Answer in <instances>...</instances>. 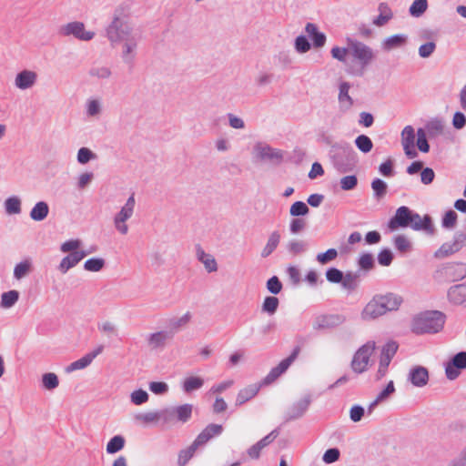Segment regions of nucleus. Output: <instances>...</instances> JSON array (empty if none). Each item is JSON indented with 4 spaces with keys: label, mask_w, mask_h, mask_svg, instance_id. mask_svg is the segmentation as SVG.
<instances>
[{
    "label": "nucleus",
    "mask_w": 466,
    "mask_h": 466,
    "mask_svg": "<svg viewBox=\"0 0 466 466\" xmlns=\"http://www.w3.org/2000/svg\"><path fill=\"white\" fill-rule=\"evenodd\" d=\"M331 56L344 64L350 75L356 76H362L375 59V53L370 46L354 40H350L346 47H333Z\"/></svg>",
    "instance_id": "nucleus-1"
},
{
    "label": "nucleus",
    "mask_w": 466,
    "mask_h": 466,
    "mask_svg": "<svg viewBox=\"0 0 466 466\" xmlns=\"http://www.w3.org/2000/svg\"><path fill=\"white\" fill-rule=\"evenodd\" d=\"M82 245L83 242L79 238H71L66 240L60 245V251L67 254L61 259L57 266V270L61 274L67 273L89 254L88 252L80 249Z\"/></svg>",
    "instance_id": "nucleus-2"
},
{
    "label": "nucleus",
    "mask_w": 466,
    "mask_h": 466,
    "mask_svg": "<svg viewBox=\"0 0 466 466\" xmlns=\"http://www.w3.org/2000/svg\"><path fill=\"white\" fill-rule=\"evenodd\" d=\"M445 315L441 311H427L418 315L412 323V330L417 334L437 333L442 329Z\"/></svg>",
    "instance_id": "nucleus-3"
},
{
    "label": "nucleus",
    "mask_w": 466,
    "mask_h": 466,
    "mask_svg": "<svg viewBox=\"0 0 466 466\" xmlns=\"http://www.w3.org/2000/svg\"><path fill=\"white\" fill-rule=\"evenodd\" d=\"M107 38L114 46L122 48L124 59L130 62L137 43V38L132 31H107Z\"/></svg>",
    "instance_id": "nucleus-4"
},
{
    "label": "nucleus",
    "mask_w": 466,
    "mask_h": 466,
    "mask_svg": "<svg viewBox=\"0 0 466 466\" xmlns=\"http://www.w3.org/2000/svg\"><path fill=\"white\" fill-rule=\"evenodd\" d=\"M136 207V199L134 194L129 196L126 203L121 207L113 218V225L115 229L120 235L126 236L129 231L127 221L133 217Z\"/></svg>",
    "instance_id": "nucleus-5"
},
{
    "label": "nucleus",
    "mask_w": 466,
    "mask_h": 466,
    "mask_svg": "<svg viewBox=\"0 0 466 466\" xmlns=\"http://www.w3.org/2000/svg\"><path fill=\"white\" fill-rule=\"evenodd\" d=\"M376 349L375 341H368L362 345L353 355L351 360V369L356 373L365 372L370 363V357Z\"/></svg>",
    "instance_id": "nucleus-6"
},
{
    "label": "nucleus",
    "mask_w": 466,
    "mask_h": 466,
    "mask_svg": "<svg viewBox=\"0 0 466 466\" xmlns=\"http://www.w3.org/2000/svg\"><path fill=\"white\" fill-rule=\"evenodd\" d=\"M252 156L258 161H270L279 164L283 159V152L279 148L272 147L266 142H257L252 148Z\"/></svg>",
    "instance_id": "nucleus-7"
},
{
    "label": "nucleus",
    "mask_w": 466,
    "mask_h": 466,
    "mask_svg": "<svg viewBox=\"0 0 466 466\" xmlns=\"http://www.w3.org/2000/svg\"><path fill=\"white\" fill-rule=\"evenodd\" d=\"M463 247H466V234L458 232L454 235L452 240L443 243L435 251L434 256L437 258H443L460 251Z\"/></svg>",
    "instance_id": "nucleus-8"
},
{
    "label": "nucleus",
    "mask_w": 466,
    "mask_h": 466,
    "mask_svg": "<svg viewBox=\"0 0 466 466\" xmlns=\"http://www.w3.org/2000/svg\"><path fill=\"white\" fill-rule=\"evenodd\" d=\"M132 2L127 0L120 4L114 12L113 20L106 29H129L127 21L131 14Z\"/></svg>",
    "instance_id": "nucleus-9"
},
{
    "label": "nucleus",
    "mask_w": 466,
    "mask_h": 466,
    "mask_svg": "<svg viewBox=\"0 0 466 466\" xmlns=\"http://www.w3.org/2000/svg\"><path fill=\"white\" fill-rule=\"evenodd\" d=\"M398 347L395 341H389L382 347L377 371L378 380H380L387 374L389 365L395 356Z\"/></svg>",
    "instance_id": "nucleus-10"
},
{
    "label": "nucleus",
    "mask_w": 466,
    "mask_h": 466,
    "mask_svg": "<svg viewBox=\"0 0 466 466\" xmlns=\"http://www.w3.org/2000/svg\"><path fill=\"white\" fill-rule=\"evenodd\" d=\"M417 133L412 126H406L400 133V144L402 146L405 155L409 158H415L418 156V152L415 148V141Z\"/></svg>",
    "instance_id": "nucleus-11"
},
{
    "label": "nucleus",
    "mask_w": 466,
    "mask_h": 466,
    "mask_svg": "<svg viewBox=\"0 0 466 466\" xmlns=\"http://www.w3.org/2000/svg\"><path fill=\"white\" fill-rule=\"evenodd\" d=\"M38 81V74L31 69L19 71L14 78V86L16 89L25 91L32 89Z\"/></svg>",
    "instance_id": "nucleus-12"
},
{
    "label": "nucleus",
    "mask_w": 466,
    "mask_h": 466,
    "mask_svg": "<svg viewBox=\"0 0 466 466\" xmlns=\"http://www.w3.org/2000/svg\"><path fill=\"white\" fill-rule=\"evenodd\" d=\"M299 352V349H295L288 358L282 360L278 366L272 368L268 374L264 378L262 384L268 385L275 381L289 369L292 362L297 359Z\"/></svg>",
    "instance_id": "nucleus-13"
},
{
    "label": "nucleus",
    "mask_w": 466,
    "mask_h": 466,
    "mask_svg": "<svg viewBox=\"0 0 466 466\" xmlns=\"http://www.w3.org/2000/svg\"><path fill=\"white\" fill-rule=\"evenodd\" d=\"M174 334L169 330H158L147 337V344L152 350H163L172 341Z\"/></svg>",
    "instance_id": "nucleus-14"
},
{
    "label": "nucleus",
    "mask_w": 466,
    "mask_h": 466,
    "mask_svg": "<svg viewBox=\"0 0 466 466\" xmlns=\"http://www.w3.org/2000/svg\"><path fill=\"white\" fill-rule=\"evenodd\" d=\"M386 314L383 309V303L378 295L374 296L363 308L360 317L363 320H372Z\"/></svg>",
    "instance_id": "nucleus-15"
},
{
    "label": "nucleus",
    "mask_w": 466,
    "mask_h": 466,
    "mask_svg": "<svg viewBox=\"0 0 466 466\" xmlns=\"http://www.w3.org/2000/svg\"><path fill=\"white\" fill-rule=\"evenodd\" d=\"M104 111V101L100 96H90L85 102V114L88 118L99 119Z\"/></svg>",
    "instance_id": "nucleus-16"
},
{
    "label": "nucleus",
    "mask_w": 466,
    "mask_h": 466,
    "mask_svg": "<svg viewBox=\"0 0 466 466\" xmlns=\"http://www.w3.org/2000/svg\"><path fill=\"white\" fill-rule=\"evenodd\" d=\"M411 210L405 207H400L395 213V216L389 222V228L396 230L399 228H408Z\"/></svg>",
    "instance_id": "nucleus-17"
},
{
    "label": "nucleus",
    "mask_w": 466,
    "mask_h": 466,
    "mask_svg": "<svg viewBox=\"0 0 466 466\" xmlns=\"http://www.w3.org/2000/svg\"><path fill=\"white\" fill-rule=\"evenodd\" d=\"M103 351V346L97 347L93 351L86 354L79 360L70 363L66 368V371L70 373L75 370H84L86 367H88L92 361L96 359V356H98Z\"/></svg>",
    "instance_id": "nucleus-18"
},
{
    "label": "nucleus",
    "mask_w": 466,
    "mask_h": 466,
    "mask_svg": "<svg viewBox=\"0 0 466 466\" xmlns=\"http://www.w3.org/2000/svg\"><path fill=\"white\" fill-rule=\"evenodd\" d=\"M408 380L413 386L422 388L428 384L429 371L422 366L412 367L409 371Z\"/></svg>",
    "instance_id": "nucleus-19"
},
{
    "label": "nucleus",
    "mask_w": 466,
    "mask_h": 466,
    "mask_svg": "<svg viewBox=\"0 0 466 466\" xmlns=\"http://www.w3.org/2000/svg\"><path fill=\"white\" fill-rule=\"evenodd\" d=\"M408 228H411L413 230L417 231L424 230L430 234L433 232L431 218L428 215L420 217V215L414 213L413 211L410 213Z\"/></svg>",
    "instance_id": "nucleus-20"
},
{
    "label": "nucleus",
    "mask_w": 466,
    "mask_h": 466,
    "mask_svg": "<svg viewBox=\"0 0 466 466\" xmlns=\"http://www.w3.org/2000/svg\"><path fill=\"white\" fill-rule=\"evenodd\" d=\"M279 435V431L277 430L272 431L269 434L265 436L259 441L252 445L248 451L247 453L251 459H258L260 455V451L267 447L269 443H271Z\"/></svg>",
    "instance_id": "nucleus-21"
},
{
    "label": "nucleus",
    "mask_w": 466,
    "mask_h": 466,
    "mask_svg": "<svg viewBox=\"0 0 466 466\" xmlns=\"http://www.w3.org/2000/svg\"><path fill=\"white\" fill-rule=\"evenodd\" d=\"M222 431L223 427L221 425L209 424L198 434L194 442L198 446L204 445L213 437L220 435Z\"/></svg>",
    "instance_id": "nucleus-22"
},
{
    "label": "nucleus",
    "mask_w": 466,
    "mask_h": 466,
    "mask_svg": "<svg viewBox=\"0 0 466 466\" xmlns=\"http://www.w3.org/2000/svg\"><path fill=\"white\" fill-rule=\"evenodd\" d=\"M192 319V313L187 311L180 316H174L168 319L169 331L173 334L187 327Z\"/></svg>",
    "instance_id": "nucleus-23"
},
{
    "label": "nucleus",
    "mask_w": 466,
    "mask_h": 466,
    "mask_svg": "<svg viewBox=\"0 0 466 466\" xmlns=\"http://www.w3.org/2000/svg\"><path fill=\"white\" fill-rule=\"evenodd\" d=\"M378 296L381 303H383L385 313L397 310L403 301L402 298L395 293L380 294Z\"/></svg>",
    "instance_id": "nucleus-24"
},
{
    "label": "nucleus",
    "mask_w": 466,
    "mask_h": 466,
    "mask_svg": "<svg viewBox=\"0 0 466 466\" xmlns=\"http://www.w3.org/2000/svg\"><path fill=\"white\" fill-rule=\"evenodd\" d=\"M261 384H252L240 390L236 398V406H241L253 399L259 391Z\"/></svg>",
    "instance_id": "nucleus-25"
},
{
    "label": "nucleus",
    "mask_w": 466,
    "mask_h": 466,
    "mask_svg": "<svg viewBox=\"0 0 466 466\" xmlns=\"http://www.w3.org/2000/svg\"><path fill=\"white\" fill-rule=\"evenodd\" d=\"M449 300L456 305L466 302V283L452 286L448 290Z\"/></svg>",
    "instance_id": "nucleus-26"
},
{
    "label": "nucleus",
    "mask_w": 466,
    "mask_h": 466,
    "mask_svg": "<svg viewBox=\"0 0 466 466\" xmlns=\"http://www.w3.org/2000/svg\"><path fill=\"white\" fill-rule=\"evenodd\" d=\"M350 89V85L348 82H342L339 85V107L342 111L349 110L352 105L353 100L349 95V91Z\"/></svg>",
    "instance_id": "nucleus-27"
},
{
    "label": "nucleus",
    "mask_w": 466,
    "mask_h": 466,
    "mask_svg": "<svg viewBox=\"0 0 466 466\" xmlns=\"http://www.w3.org/2000/svg\"><path fill=\"white\" fill-rule=\"evenodd\" d=\"M310 404V398L309 396L295 402L289 411V419L295 420L301 417L308 410Z\"/></svg>",
    "instance_id": "nucleus-28"
},
{
    "label": "nucleus",
    "mask_w": 466,
    "mask_h": 466,
    "mask_svg": "<svg viewBox=\"0 0 466 466\" xmlns=\"http://www.w3.org/2000/svg\"><path fill=\"white\" fill-rule=\"evenodd\" d=\"M49 214V206L45 201H38L30 211V218L34 221H43Z\"/></svg>",
    "instance_id": "nucleus-29"
},
{
    "label": "nucleus",
    "mask_w": 466,
    "mask_h": 466,
    "mask_svg": "<svg viewBox=\"0 0 466 466\" xmlns=\"http://www.w3.org/2000/svg\"><path fill=\"white\" fill-rule=\"evenodd\" d=\"M281 236L279 231H272L267 240L266 245L261 250L260 256L262 258H268L277 248L280 242Z\"/></svg>",
    "instance_id": "nucleus-30"
},
{
    "label": "nucleus",
    "mask_w": 466,
    "mask_h": 466,
    "mask_svg": "<svg viewBox=\"0 0 466 466\" xmlns=\"http://www.w3.org/2000/svg\"><path fill=\"white\" fill-rule=\"evenodd\" d=\"M197 258L204 265L208 272L211 273L218 270V263L211 254L206 253L203 249L198 248L197 250Z\"/></svg>",
    "instance_id": "nucleus-31"
},
{
    "label": "nucleus",
    "mask_w": 466,
    "mask_h": 466,
    "mask_svg": "<svg viewBox=\"0 0 466 466\" xmlns=\"http://www.w3.org/2000/svg\"><path fill=\"white\" fill-rule=\"evenodd\" d=\"M33 270V262L30 258H25L19 263H17L14 268V278L16 280H21L22 279L28 276Z\"/></svg>",
    "instance_id": "nucleus-32"
},
{
    "label": "nucleus",
    "mask_w": 466,
    "mask_h": 466,
    "mask_svg": "<svg viewBox=\"0 0 466 466\" xmlns=\"http://www.w3.org/2000/svg\"><path fill=\"white\" fill-rule=\"evenodd\" d=\"M5 212L11 215H19L22 212V200L17 196L8 197L4 202Z\"/></svg>",
    "instance_id": "nucleus-33"
},
{
    "label": "nucleus",
    "mask_w": 466,
    "mask_h": 466,
    "mask_svg": "<svg viewBox=\"0 0 466 466\" xmlns=\"http://www.w3.org/2000/svg\"><path fill=\"white\" fill-rule=\"evenodd\" d=\"M407 36L403 34H397L386 38L382 43V48L385 51H391L400 48L406 44Z\"/></svg>",
    "instance_id": "nucleus-34"
},
{
    "label": "nucleus",
    "mask_w": 466,
    "mask_h": 466,
    "mask_svg": "<svg viewBox=\"0 0 466 466\" xmlns=\"http://www.w3.org/2000/svg\"><path fill=\"white\" fill-rule=\"evenodd\" d=\"M59 385L58 376L54 372H46L41 377V386L44 390L52 391Z\"/></svg>",
    "instance_id": "nucleus-35"
},
{
    "label": "nucleus",
    "mask_w": 466,
    "mask_h": 466,
    "mask_svg": "<svg viewBox=\"0 0 466 466\" xmlns=\"http://www.w3.org/2000/svg\"><path fill=\"white\" fill-rule=\"evenodd\" d=\"M18 299L19 292L17 290L4 292L1 295L0 307L5 309H11L15 305Z\"/></svg>",
    "instance_id": "nucleus-36"
},
{
    "label": "nucleus",
    "mask_w": 466,
    "mask_h": 466,
    "mask_svg": "<svg viewBox=\"0 0 466 466\" xmlns=\"http://www.w3.org/2000/svg\"><path fill=\"white\" fill-rule=\"evenodd\" d=\"M379 11L380 14L375 16L372 21L375 25L382 26L392 17V13L389 6L384 3L380 4Z\"/></svg>",
    "instance_id": "nucleus-37"
},
{
    "label": "nucleus",
    "mask_w": 466,
    "mask_h": 466,
    "mask_svg": "<svg viewBox=\"0 0 466 466\" xmlns=\"http://www.w3.org/2000/svg\"><path fill=\"white\" fill-rule=\"evenodd\" d=\"M126 440L121 435H115L113 438L109 440L106 444V452L108 454H115L120 451H122L125 447Z\"/></svg>",
    "instance_id": "nucleus-38"
},
{
    "label": "nucleus",
    "mask_w": 466,
    "mask_h": 466,
    "mask_svg": "<svg viewBox=\"0 0 466 466\" xmlns=\"http://www.w3.org/2000/svg\"><path fill=\"white\" fill-rule=\"evenodd\" d=\"M371 188L373 191L374 198L377 200L382 199L388 192V185L380 178H375L371 182Z\"/></svg>",
    "instance_id": "nucleus-39"
},
{
    "label": "nucleus",
    "mask_w": 466,
    "mask_h": 466,
    "mask_svg": "<svg viewBox=\"0 0 466 466\" xmlns=\"http://www.w3.org/2000/svg\"><path fill=\"white\" fill-rule=\"evenodd\" d=\"M106 266V260L103 258H91L85 261L83 268L88 272H99Z\"/></svg>",
    "instance_id": "nucleus-40"
},
{
    "label": "nucleus",
    "mask_w": 466,
    "mask_h": 466,
    "mask_svg": "<svg viewBox=\"0 0 466 466\" xmlns=\"http://www.w3.org/2000/svg\"><path fill=\"white\" fill-rule=\"evenodd\" d=\"M203 385L204 380L202 378L191 376L185 379L182 388L185 392L189 393L200 389Z\"/></svg>",
    "instance_id": "nucleus-41"
},
{
    "label": "nucleus",
    "mask_w": 466,
    "mask_h": 466,
    "mask_svg": "<svg viewBox=\"0 0 466 466\" xmlns=\"http://www.w3.org/2000/svg\"><path fill=\"white\" fill-rule=\"evenodd\" d=\"M193 406L191 404H183L174 407L175 418L178 421L187 422L192 414Z\"/></svg>",
    "instance_id": "nucleus-42"
},
{
    "label": "nucleus",
    "mask_w": 466,
    "mask_h": 466,
    "mask_svg": "<svg viewBox=\"0 0 466 466\" xmlns=\"http://www.w3.org/2000/svg\"><path fill=\"white\" fill-rule=\"evenodd\" d=\"M423 129L430 138L437 137L443 132V124L440 120H432L427 123Z\"/></svg>",
    "instance_id": "nucleus-43"
},
{
    "label": "nucleus",
    "mask_w": 466,
    "mask_h": 466,
    "mask_svg": "<svg viewBox=\"0 0 466 466\" xmlns=\"http://www.w3.org/2000/svg\"><path fill=\"white\" fill-rule=\"evenodd\" d=\"M447 274L455 279H461L466 277V264L454 263L447 268Z\"/></svg>",
    "instance_id": "nucleus-44"
},
{
    "label": "nucleus",
    "mask_w": 466,
    "mask_h": 466,
    "mask_svg": "<svg viewBox=\"0 0 466 466\" xmlns=\"http://www.w3.org/2000/svg\"><path fill=\"white\" fill-rule=\"evenodd\" d=\"M428 8V0H414L409 8L412 17L421 16Z\"/></svg>",
    "instance_id": "nucleus-45"
},
{
    "label": "nucleus",
    "mask_w": 466,
    "mask_h": 466,
    "mask_svg": "<svg viewBox=\"0 0 466 466\" xmlns=\"http://www.w3.org/2000/svg\"><path fill=\"white\" fill-rule=\"evenodd\" d=\"M360 283V277L357 273L348 272L343 276L341 285L348 290H354Z\"/></svg>",
    "instance_id": "nucleus-46"
},
{
    "label": "nucleus",
    "mask_w": 466,
    "mask_h": 466,
    "mask_svg": "<svg viewBox=\"0 0 466 466\" xmlns=\"http://www.w3.org/2000/svg\"><path fill=\"white\" fill-rule=\"evenodd\" d=\"M295 50L299 54L309 51L311 47V38L309 35H299L294 43Z\"/></svg>",
    "instance_id": "nucleus-47"
},
{
    "label": "nucleus",
    "mask_w": 466,
    "mask_h": 466,
    "mask_svg": "<svg viewBox=\"0 0 466 466\" xmlns=\"http://www.w3.org/2000/svg\"><path fill=\"white\" fill-rule=\"evenodd\" d=\"M355 145L364 154L370 153L373 147L371 139L366 135L358 136L355 139Z\"/></svg>",
    "instance_id": "nucleus-48"
},
{
    "label": "nucleus",
    "mask_w": 466,
    "mask_h": 466,
    "mask_svg": "<svg viewBox=\"0 0 466 466\" xmlns=\"http://www.w3.org/2000/svg\"><path fill=\"white\" fill-rule=\"evenodd\" d=\"M279 305V300L278 298L273 296H268L265 298L262 303V311L266 312L269 315H273L276 313Z\"/></svg>",
    "instance_id": "nucleus-49"
},
{
    "label": "nucleus",
    "mask_w": 466,
    "mask_h": 466,
    "mask_svg": "<svg viewBox=\"0 0 466 466\" xmlns=\"http://www.w3.org/2000/svg\"><path fill=\"white\" fill-rule=\"evenodd\" d=\"M427 137H429L426 135V131L423 128H419L417 130L415 145L422 153H428L430 151V145L428 143Z\"/></svg>",
    "instance_id": "nucleus-50"
},
{
    "label": "nucleus",
    "mask_w": 466,
    "mask_h": 466,
    "mask_svg": "<svg viewBox=\"0 0 466 466\" xmlns=\"http://www.w3.org/2000/svg\"><path fill=\"white\" fill-rule=\"evenodd\" d=\"M198 445L193 442L188 448L182 450L178 454L177 463L179 466H185L187 462L193 457Z\"/></svg>",
    "instance_id": "nucleus-51"
},
{
    "label": "nucleus",
    "mask_w": 466,
    "mask_h": 466,
    "mask_svg": "<svg viewBox=\"0 0 466 466\" xmlns=\"http://www.w3.org/2000/svg\"><path fill=\"white\" fill-rule=\"evenodd\" d=\"M90 76L96 77L98 79H108L112 72L109 67L105 66H94L89 70Z\"/></svg>",
    "instance_id": "nucleus-52"
},
{
    "label": "nucleus",
    "mask_w": 466,
    "mask_h": 466,
    "mask_svg": "<svg viewBox=\"0 0 466 466\" xmlns=\"http://www.w3.org/2000/svg\"><path fill=\"white\" fill-rule=\"evenodd\" d=\"M136 421L149 424L158 422V415L157 411L140 412L134 416Z\"/></svg>",
    "instance_id": "nucleus-53"
},
{
    "label": "nucleus",
    "mask_w": 466,
    "mask_h": 466,
    "mask_svg": "<svg viewBox=\"0 0 466 466\" xmlns=\"http://www.w3.org/2000/svg\"><path fill=\"white\" fill-rule=\"evenodd\" d=\"M76 159L79 164L85 165L96 159V155L88 147H81L77 151Z\"/></svg>",
    "instance_id": "nucleus-54"
},
{
    "label": "nucleus",
    "mask_w": 466,
    "mask_h": 466,
    "mask_svg": "<svg viewBox=\"0 0 466 466\" xmlns=\"http://www.w3.org/2000/svg\"><path fill=\"white\" fill-rule=\"evenodd\" d=\"M393 241L396 249L400 252L405 253L411 249V243L404 235L396 236Z\"/></svg>",
    "instance_id": "nucleus-55"
},
{
    "label": "nucleus",
    "mask_w": 466,
    "mask_h": 466,
    "mask_svg": "<svg viewBox=\"0 0 466 466\" xmlns=\"http://www.w3.org/2000/svg\"><path fill=\"white\" fill-rule=\"evenodd\" d=\"M337 257H338L337 249L329 248L325 252L319 253L316 257V260L321 265H326V264L333 261L334 259H336Z\"/></svg>",
    "instance_id": "nucleus-56"
},
{
    "label": "nucleus",
    "mask_w": 466,
    "mask_h": 466,
    "mask_svg": "<svg viewBox=\"0 0 466 466\" xmlns=\"http://www.w3.org/2000/svg\"><path fill=\"white\" fill-rule=\"evenodd\" d=\"M66 35L79 41H89L94 38V31H65Z\"/></svg>",
    "instance_id": "nucleus-57"
},
{
    "label": "nucleus",
    "mask_w": 466,
    "mask_h": 466,
    "mask_svg": "<svg viewBox=\"0 0 466 466\" xmlns=\"http://www.w3.org/2000/svg\"><path fill=\"white\" fill-rule=\"evenodd\" d=\"M148 398H149V396H148L147 392L141 389L134 390L130 394V400L135 405H142V404L147 402Z\"/></svg>",
    "instance_id": "nucleus-58"
},
{
    "label": "nucleus",
    "mask_w": 466,
    "mask_h": 466,
    "mask_svg": "<svg viewBox=\"0 0 466 466\" xmlns=\"http://www.w3.org/2000/svg\"><path fill=\"white\" fill-rule=\"evenodd\" d=\"M436 49V44L434 41H428L419 47V56L421 58H428L430 57Z\"/></svg>",
    "instance_id": "nucleus-59"
},
{
    "label": "nucleus",
    "mask_w": 466,
    "mask_h": 466,
    "mask_svg": "<svg viewBox=\"0 0 466 466\" xmlns=\"http://www.w3.org/2000/svg\"><path fill=\"white\" fill-rule=\"evenodd\" d=\"M308 206L302 201H297L290 207L289 213L293 217L305 216L309 213Z\"/></svg>",
    "instance_id": "nucleus-60"
},
{
    "label": "nucleus",
    "mask_w": 466,
    "mask_h": 466,
    "mask_svg": "<svg viewBox=\"0 0 466 466\" xmlns=\"http://www.w3.org/2000/svg\"><path fill=\"white\" fill-rule=\"evenodd\" d=\"M358 184V178L355 175H349L341 177L339 185L343 190H352Z\"/></svg>",
    "instance_id": "nucleus-61"
},
{
    "label": "nucleus",
    "mask_w": 466,
    "mask_h": 466,
    "mask_svg": "<svg viewBox=\"0 0 466 466\" xmlns=\"http://www.w3.org/2000/svg\"><path fill=\"white\" fill-rule=\"evenodd\" d=\"M158 421H162L164 424L169 423L175 419L174 407H169L157 410Z\"/></svg>",
    "instance_id": "nucleus-62"
},
{
    "label": "nucleus",
    "mask_w": 466,
    "mask_h": 466,
    "mask_svg": "<svg viewBox=\"0 0 466 466\" xmlns=\"http://www.w3.org/2000/svg\"><path fill=\"white\" fill-rule=\"evenodd\" d=\"M287 248L293 255H298L306 250V244L301 240L294 239L288 243Z\"/></svg>",
    "instance_id": "nucleus-63"
},
{
    "label": "nucleus",
    "mask_w": 466,
    "mask_h": 466,
    "mask_svg": "<svg viewBox=\"0 0 466 466\" xmlns=\"http://www.w3.org/2000/svg\"><path fill=\"white\" fill-rule=\"evenodd\" d=\"M449 362L459 370L466 369V351H461L455 354Z\"/></svg>",
    "instance_id": "nucleus-64"
}]
</instances>
